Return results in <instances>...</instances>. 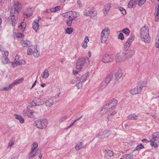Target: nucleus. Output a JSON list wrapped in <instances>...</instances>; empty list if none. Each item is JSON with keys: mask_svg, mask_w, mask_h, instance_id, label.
<instances>
[{"mask_svg": "<svg viewBox=\"0 0 159 159\" xmlns=\"http://www.w3.org/2000/svg\"><path fill=\"white\" fill-rule=\"evenodd\" d=\"M21 8V4L18 2L15 3L11 8L10 11L11 16L9 20H11L13 26H15L17 22L16 17L17 16L19 12L20 11Z\"/></svg>", "mask_w": 159, "mask_h": 159, "instance_id": "f257e3e1", "label": "nucleus"}, {"mask_svg": "<svg viewBox=\"0 0 159 159\" xmlns=\"http://www.w3.org/2000/svg\"><path fill=\"white\" fill-rule=\"evenodd\" d=\"M89 63V59L87 57L79 59L76 63V71L73 70L74 74L75 75L77 74L80 71L84 66H87Z\"/></svg>", "mask_w": 159, "mask_h": 159, "instance_id": "f03ea898", "label": "nucleus"}, {"mask_svg": "<svg viewBox=\"0 0 159 159\" xmlns=\"http://www.w3.org/2000/svg\"><path fill=\"white\" fill-rule=\"evenodd\" d=\"M140 35L142 39L145 43H148L149 41L150 38L148 34V27L144 26L141 28Z\"/></svg>", "mask_w": 159, "mask_h": 159, "instance_id": "7ed1b4c3", "label": "nucleus"}, {"mask_svg": "<svg viewBox=\"0 0 159 159\" xmlns=\"http://www.w3.org/2000/svg\"><path fill=\"white\" fill-rule=\"evenodd\" d=\"M146 86V83L144 81L139 82L137 86L130 90L131 93L133 94H136L139 93L141 91L143 88Z\"/></svg>", "mask_w": 159, "mask_h": 159, "instance_id": "20e7f679", "label": "nucleus"}, {"mask_svg": "<svg viewBox=\"0 0 159 159\" xmlns=\"http://www.w3.org/2000/svg\"><path fill=\"white\" fill-rule=\"evenodd\" d=\"M48 125V120L46 119L35 121L34 125L38 128L43 129H45Z\"/></svg>", "mask_w": 159, "mask_h": 159, "instance_id": "39448f33", "label": "nucleus"}, {"mask_svg": "<svg viewBox=\"0 0 159 159\" xmlns=\"http://www.w3.org/2000/svg\"><path fill=\"white\" fill-rule=\"evenodd\" d=\"M110 34V30L108 28H105L103 30L100 34V38L102 43H104L107 40Z\"/></svg>", "mask_w": 159, "mask_h": 159, "instance_id": "423d86ee", "label": "nucleus"}, {"mask_svg": "<svg viewBox=\"0 0 159 159\" xmlns=\"http://www.w3.org/2000/svg\"><path fill=\"white\" fill-rule=\"evenodd\" d=\"M62 15L65 17L69 18L70 20H73L75 18L78 17L79 14L75 11L67 12L63 13Z\"/></svg>", "mask_w": 159, "mask_h": 159, "instance_id": "0eeeda50", "label": "nucleus"}, {"mask_svg": "<svg viewBox=\"0 0 159 159\" xmlns=\"http://www.w3.org/2000/svg\"><path fill=\"white\" fill-rule=\"evenodd\" d=\"M146 0H131L129 2L128 7L129 8L135 7L137 4L139 6H142L145 2Z\"/></svg>", "mask_w": 159, "mask_h": 159, "instance_id": "6e6552de", "label": "nucleus"}, {"mask_svg": "<svg viewBox=\"0 0 159 159\" xmlns=\"http://www.w3.org/2000/svg\"><path fill=\"white\" fill-rule=\"evenodd\" d=\"M115 60L117 62H121L126 60L125 57V53L123 52H120L117 54L115 57Z\"/></svg>", "mask_w": 159, "mask_h": 159, "instance_id": "1a4fd4ad", "label": "nucleus"}, {"mask_svg": "<svg viewBox=\"0 0 159 159\" xmlns=\"http://www.w3.org/2000/svg\"><path fill=\"white\" fill-rule=\"evenodd\" d=\"M34 112L31 110H28L27 109L24 110L22 112V114L27 116L30 118H34Z\"/></svg>", "mask_w": 159, "mask_h": 159, "instance_id": "9d476101", "label": "nucleus"}, {"mask_svg": "<svg viewBox=\"0 0 159 159\" xmlns=\"http://www.w3.org/2000/svg\"><path fill=\"white\" fill-rule=\"evenodd\" d=\"M110 134V133L108 130L101 131L99 132L97 136L99 138H104L107 137Z\"/></svg>", "mask_w": 159, "mask_h": 159, "instance_id": "9b49d317", "label": "nucleus"}, {"mask_svg": "<svg viewBox=\"0 0 159 159\" xmlns=\"http://www.w3.org/2000/svg\"><path fill=\"white\" fill-rule=\"evenodd\" d=\"M43 101H42L41 98H35V99L31 102V105H32L30 106H39L43 104Z\"/></svg>", "mask_w": 159, "mask_h": 159, "instance_id": "f8f14e48", "label": "nucleus"}, {"mask_svg": "<svg viewBox=\"0 0 159 159\" xmlns=\"http://www.w3.org/2000/svg\"><path fill=\"white\" fill-rule=\"evenodd\" d=\"M102 59L103 62L108 63L112 60V56L111 55L106 53L103 56Z\"/></svg>", "mask_w": 159, "mask_h": 159, "instance_id": "ddd939ff", "label": "nucleus"}, {"mask_svg": "<svg viewBox=\"0 0 159 159\" xmlns=\"http://www.w3.org/2000/svg\"><path fill=\"white\" fill-rule=\"evenodd\" d=\"M135 53V52L134 50H129L126 53H125V57L126 60L130 58L133 56Z\"/></svg>", "mask_w": 159, "mask_h": 159, "instance_id": "4468645a", "label": "nucleus"}, {"mask_svg": "<svg viewBox=\"0 0 159 159\" xmlns=\"http://www.w3.org/2000/svg\"><path fill=\"white\" fill-rule=\"evenodd\" d=\"M111 7V4L110 3H107L104 6L103 9L104 14L106 15L109 11Z\"/></svg>", "mask_w": 159, "mask_h": 159, "instance_id": "2eb2a0df", "label": "nucleus"}, {"mask_svg": "<svg viewBox=\"0 0 159 159\" xmlns=\"http://www.w3.org/2000/svg\"><path fill=\"white\" fill-rule=\"evenodd\" d=\"M39 20H36L32 24V27L36 33L37 32L38 28L39 27Z\"/></svg>", "mask_w": 159, "mask_h": 159, "instance_id": "dca6fc26", "label": "nucleus"}, {"mask_svg": "<svg viewBox=\"0 0 159 159\" xmlns=\"http://www.w3.org/2000/svg\"><path fill=\"white\" fill-rule=\"evenodd\" d=\"M138 116L135 113H131L127 117L129 120H137L138 119Z\"/></svg>", "mask_w": 159, "mask_h": 159, "instance_id": "f3484780", "label": "nucleus"}, {"mask_svg": "<svg viewBox=\"0 0 159 159\" xmlns=\"http://www.w3.org/2000/svg\"><path fill=\"white\" fill-rule=\"evenodd\" d=\"M22 45L24 47L29 48L32 46V43L29 41L24 40L22 42Z\"/></svg>", "mask_w": 159, "mask_h": 159, "instance_id": "a211bd4d", "label": "nucleus"}, {"mask_svg": "<svg viewBox=\"0 0 159 159\" xmlns=\"http://www.w3.org/2000/svg\"><path fill=\"white\" fill-rule=\"evenodd\" d=\"M115 79L117 80L121 79L122 78V74L121 71L118 70V71L115 74Z\"/></svg>", "mask_w": 159, "mask_h": 159, "instance_id": "6ab92c4d", "label": "nucleus"}, {"mask_svg": "<svg viewBox=\"0 0 159 159\" xmlns=\"http://www.w3.org/2000/svg\"><path fill=\"white\" fill-rule=\"evenodd\" d=\"M89 76V75L87 73L82 75L81 77L79 79L80 80V81H81V82L82 81L84 83L85 81L88 79Z\"/></svg>", "mask_w": 159, "mask_h": 159, "instance_id": "aec40b11", "label": "nucleus"}, {"mask_svg": "<svg viewBox=\"0 0 159 159\" xmlns=\"http://www.w3.org/2000/svg\"><path fill=\"white\" fill-rule=\"evenodd\" d=\"M54 103L53 99L52 98H50L46 102L45 104L48 107H51Z\"/></svg>", "mask_w": 159, "mask_h": 159, "instance_id": "412c9836", "label": "nucleus"}, {"mask_svg": "<svg viewBox=\"0 0 159 159\" xmlns=\"http://www.w3.org/2000/svg\"><path fill=\"white\" fill-rule=\"evenodd\" d=\"M84 148L83 143L82 142L78 143L75 145V149L77 151H79L81 148Z\"/></svg>", "mask_w": 159, "mask_h": 159, "instance_id": "4be33fe9", "label": "nucleus"}, {"mask_svg": "<svg viewBox=\"0 0 159 159\" xmlns=\"http://www.w3.org/2000/svg\"><path fill=\"white\" fill-rule=\"evenodd\" d=\"M15 138H12L10 140L8 143V148L11 149L12 146L15 145Z\"/></svg>", "mask_w": 159, "mask_h": 159, "instance_id": "5701e85b", "label": "nucleus"}, {"mask_svg": "<svg viewBox=\"0 0 159 159\" xmlns=\"http://www.w3.org/2000/svg\"><path fill=\"white\" fill-rule=\"evenodd\" d=\"M112 75L111 74H108L106 77L103 81L105 82L107 84L112 79Z\"/></svg>", "mask_w": 159, "mask_h": 159, "instance_id": "b1692460", "label": "nucleus"}, {"mask_svg": "<svg viewBox=\"0 0 159 159\" xmlns=\"http://www.w3.org/2000/svg\"><path fill=\"white\" fill-rule=\"evenodd\" d=\"M49 76L48 71L47 70H45L43 73L41 74L42 77L43 79L47 78Z\"/></svg>", "mask_w": 159, "mask_h": 159, "instance_id": "393cba45", "label": "nucleus"}, {"mask_svg": "<svg viewBox=\"0 0 159 159\" xmlns=\"http://www.w3.org/2000/svg\"><path fill=\"white\" fill-rule=\"evenodd\" d=\"M15 116L16 118L19 120L20 123L23 124L24 123V119L21 116L17 114H15Z\"/></svg>", "mask_w": 159, "mask_h": 159, "instance_id": "a878e982", "label": "nucleus"}, {"mask_svg": "<svg viewBox=\"0 0 159 159\" xmlns=\"http://www.w3.org/2000/svg\"><path fill=\"white\" fill-rule=\"evenodd\" d=\"M118 103V101L115 99H112L109 102V104L111 105L112 107H115L116 106Z\"/></svg>", "mask_w": 159, "mask_h": 159, "instance_id": "bb28decb", "label": "nucleus"}, {"mask_svg": "<svg viewBox=\"0 0 159 159\" xmlns=\"http://www.w3.org/2000/svg\"><path fill=\"white\" fill-rule=\"evenodd\" d=\"M107 84L104 82V81H102V82L99 84V89L100 90H102L106 86Z\"/></svg>", "mask_w": 159, "mask_h": 159, "instance_id": "cd10ccee", "label": "nucleus"}, {"mask_svg": "<svg viewBox=\"0 0 159 159\" xmlns=\"http://www.w3.org/2000/svg\"><path fill=\"white\" fill-rule=\"evenodd\" d=\"M134 155L132 154H129L124 155L123 156L124 158L126 159H132L133 158Z\"/></svg>", "mask_w": 159, "mask_h": 159, "instance_id": "c85d7f7f", "label": "nucleus"}, {"mask_svg": "<svg viewBox=\"0 0 159 159\" xmlns=\"http://www.w3.org/2000/svg\"><path fill=\"white\" fill-rule=\"evenodd\" d=\"M152 139L155 140H157L159 139V132L154 133L152 135Z\"/></svg>", "mask_w": 159, "mask_h": 159, "instance_id": "c756f323", "label": "nucleus"}, {"mask_svg": "<svg viewBox=\"0 0 159 159\" xmlns=\"http://www.w3.org/2000/svg\"><path fill=\"white\" fill-rule=\"evenodd\" d=\"M76 79L78 81L76 82L77 84L76 85V86L78 88V89L80 88L83 86V83L84 82L81 81H80V79L78 80L77 78Z\"/></svg>", "mask_w": 159, "mask_h": 159, "instance_id": "7c9ffc66", "label": "nucleus"}, {"mask_svg": "<svg viewBox=\"0 0 159 159\" xmlns=\"http://www.w3.org/2000/svg\"><path fill=\"white\" fill-rule=\"evenodd\" d=\"M26 27V23L25 22H22L20 25L18 26V28L21 29L22 30L24 31Z\"/></svg>", "mask_w": 159, "mask_h": 159, "instance_id": "2f4dec72", "label": "nucleus"}, {"mask_svg": "<svg viewBox=\"0 0 159 159\" xmlns=\"http://www.w3.org/2000/svg\"><path fill=\"white\" fill-rule=\"evenodd\" d=\"M107 108L106 107V106L105 105L101 110L100 111V114L103 115L104 114L106 113L107 111Z\"/></svg>", "mask_w": 159, "mask_h": 159, "instance_id": "473e14b6", "label": "nucleus"}, {"mask_svg": "<svg viewBox=\"0 0 159 159\" xmlns=\"http://www.w3.org/2000/svg\"><path fill=\"white\" fill-rule=\"evenodd\" d=\"M60 9V6H57L55 8H52L50 9V11L52 12H54L59 11Z\"/></svg>", "mask_w": 159, "mask_h": 159, "instance_id": "72a5a7b5", "label": "nucleus"}, {"mask_svg": "<svg viewBox=\"0 0 159 159\" xmlns=\"http://www.w3.org/2000/svg\"><path fill=\"white\" fill-rule=\"evenodd\" d=\"M122 32L124 34L126 35V36H129L130 33V31L129 29L128 28H125L123 29Z\"/></svg>", "mask_w": 159, "mask_h": 159, "instance_id": "f704fd0d", "label": "nucleus"}, {"mask_svg": "<svg viewBox=\"0 0 159 159\" xmlns=\"http://www.w3.org/2000/svg\"><path fill=\"white\" fill-rule=\"evenodd\" d=\"M134 37L135 36L134 35V34H132L129 38L127 41L129 42L130 44H131L134 40Z\"/></svg>", "mask_w": 159, "mask_h": 159, "instance_id": "c9c22d12", "label": "nucleus"}, {"mask_svg": "<svg viewBox=\"0 0 159 159\" xmlns=\"http://www.w3.org/2000/svg\"><path fill=\"white\" fill-rule=\"evenodd\" d=\"M106 107L107 108V111H111L114 108V107H112L111 105H110L109 103H107L105 105Z\"/></svg>", "mask_w": 159, "mask_h": 159, "instance_id": "e433bc0d", "label": "nucleus"}, {"mask_svg": "<svg viewBox=\"0 0 159 159\" xmlns=\"http://www.w3.org/2000/svg\"><path fill=\"white\" fill-rule=\"evenodd\" d=\"M144 148V147L143 146L142 144H140L137 146L136 147L135 149L133 151L134 152L135 150L138 151L141 149L143 148Z\"/></svg>", "mask_w": 159, "mask_h": 159, "instance_id": "4c0bfd02", "label": "nucleus"}, {"mask_svg": "<svg viewBox=\"0 0 159 159\" xmlns=\"http://www.w3.org/2000/svg\"><path fill=\"white\" fill-rule=\"evenodd\" d=\"M154 140L152 139L150 140V145L152 147H154L155 148H157L158 147V145Z\"/></svg>", "mask_w": 159, "mask_h": 159, "instance_id": "58836bf2", "label": "nucleus"}, {"mask_svg": "<svg viewBox=\"0 0 159 159\" xmlns=\"http://www.w3.org/2000/svg\"><path fill=\"white\" fill-rule=\"evenodd\" d=\"M67 116L66 115H64L61 116L59 119V122L60 123L62 122L63 121L66 120L67 119Z\"/></svg>", "mask_w": 159, "mask_h": 159, "instance_id": "ea45409f", "label": "nucleus"}, {"mask_svg": "<svg viewBox=\"0 0 159 159\" xmlns=\"http://www.w3.org/2000/svg\"><path fill=\"white\" fill-rule=\"evenodd\" d=\"M33 54L34 57H39V52L37 49H35L33 52Z\"/></svg>", "mask_w": 159, "mask_h": 159, "instance_id": "a19ab883", "label": "nucleus"}, {"mask_svg": "<svg viewBox=\"0 0 159 159\" xmlns=\"http://www.w3.org/2000/svg\"><path fill=\"white\" fill-rule=\"evenodd\" d=\"M66 34H70L73 32V29L71 28H68L66 29Z\"/></svg>", "mask_w": 159, "mask_h": 159, "instance_id": "79ce46f5", "label": "nucleus"}, {"mask_svg": "<svg viewBox=\"0 0 159 159\" xmlns=\"http://www.w3.org/2000/svg\"><path fill=\"white\" fill-rule=\"evenodd\" d=\"M36 152L35 150L31 149V152L30 154V157H34L36 155Z\"/></svg>", "mask_w": 159, "mask_h": 159, "instance_id": "37998d69", "label": "nucleus"}, {"mask_svg": "<svg viewBox=\"0 0 159 159\" xmlns=\"http://www.w3.org/2000/svg\"><path fill=\"white\" fill-rule=\"evenodd\" d=\"M131 44L128 41H126L125 44V50L127 51Z\"/></svg>", "mask_w": 159, "mask_h": 159, "instance_id": "c03bdc74", "label": "nucleus"}, {"mask_svg": "<svg viewBox=\"0 0 159 159\" xmlns=\"http://www.w3.org/2000/svg\"><path fill=\"white\" fill-rule=\"evenodd\" d=\"M24 80V79L21 78L20 79H17L15 80L14 81L16 85H18L21 83Z\"/></svg>", "mask_w": 159, "mask_h": 159, "instance_id": "a18cd8bd", "label": "nucleus"}, {"mask_svg": "<svg viewBox=\"0 0 159 159\" xmlns=\"http://www.w3.org/2000/svg\"><path fill=\"white\" fill-rule=\"evenodd\" d=\"M116 9H118L121 12V13L124 15H125L126 13V11L125 10V9L122 7H119L118 8H117Z\"/></svg>", "mask_w": 159, "mask_h": 159, "instance_id": "49530a36", "label": "nucleus"}, {"mask_svg": "<svg viewBox=\"0 0 159 159\" xmlns=\"http://www.w3.org/2000/svg\"><path fill=\"white\" fill-rule=\"evenodd\" d=\"M116 114V112L115 111H113L111 112L110 114L107 117V119L109 121L110 120V117H112L114 115H115Z\"/></svg>", "mask_w": 159, "mask_h": 159, "instance_id": "de8ad7c7", "label": "nucleus"}, {"mask_svg": "<svg viewBox=\"0 0 159 159\" xmlns=\"http://www.w3.org/2000/svg\"><path fill=\"white\" fill-rule=\"evenodd\" d=\"M38 144L37 143H33L31 146V149L35 150V149L38 147Z\"/></svg>", "mask_w": 159, "mask_h": 159, "instance_id": "09e8293b", "label": "nucleus"}, {"mask_svg": "<svg viewBox=\"0 0 159 159\" xmlns=\"http://www.w3.org/2000/svg\"><path fill=\"white\" fill-rule=\"evenodd\" d=\"M15 62L16 65V66H17L20 65V64H24L25 63V61L23 60H22L21 61H16Z\"/></svg>", "mask_w": 159, "mask_h": 159, "instance_id": "8fccbe9b", "label": "nucleus"}, {"mask_svg": "<svg viewBox=\"0 0 159 159\" xmlns=\"http://www.w3.org/2000/svg\"><path fill=\"white\" fill-rule=\"evenodd\" d=\"M93 13V11H89L85 14L84 15L86 16H91L92 15Z\"/></svg>", "mask_w": 159, "mask_h": 159, "instance_id": "3c124183", "label": "nucleus"}, {"mask_svg": "<svg viewBox=\"0 0 159 159\" xmlns=\"http://www.w3.org/2000/svg\"><path fill=\"white\" fill-rule=\"evenodd\" d=\"M73 20H67L66 21V24L69 26H70L71 25Z\"/></svg>", "mask_w": 159, "mask_h": 159, "instance_id": "603ef678", "label": "nucleus"}, {"mask_svg": "<svg viewBox=\"0 0 159 159\" xmlns=\"http://www.w3.org/2000/svg\"><path fill=\"white\" fill-rule=\"evenodd\" d=\"M118 39L123 40L124 39V36L123 34L120 33L118 35Z\"/></svg>", "mask_w": 159, "mask_h": 159, "instance_id": "864d4df0", "label": "nucleus"}, {"mask_svg": "<svg viewBox=\"0 0 159 159\" xmlns=\"http://www.w3.org/2000/svg\"><path fill=\"white\" fill-rule=\"evenodd\" d=\"M33 52V51L31 48H29L28 49L27 52V54L28 55H31L32 54Z\"/></svg>", "mask_w": 159, "mask_h": 159, "instance_id": "5fc2aeb1", "label": "nucleus"}, {"mask_svg": "<svg viewBox=\"0 0 159 159\" xmlns=\"http://www.w3.org/2000/svg\"><path fill=\"white\" fill-rule=\"evenodd\" d=\"M47 97L46 94H44L41 96V99L42 101H43Z\"/></svg>", "mask_w": 159, "mask_h": 159, "instance_id": "6e6d98bb", "label": "nucleus"}, {"mask_svg": "<svg viewBox=\"0 0 159 159\" xmlns=\"http://www.w3.org/2000/svg\"><path fill=\"white\" fill-rule=\"evenodd\" d=\"M17 37L20 38H21L23 37L24 36V35L20 33H17L16 34Z\"/></svg>", "mask_w": 159, "mask_h": 159, "instance_id": "4d7b16f0", "label": "nucleus"}, {"mask_svg": "<svg viewBox=\"0 0 159 159\" xmlns=\"http://www.w3.org/2000/svg\"><path fill=\"white\" fill-rule=\"evenodd\" d=\"M3 59H4V60L6 61V62H4V61H2L4 63H7L9 60V59L7 57H3Z\"/></svg>", "mask_w": 159, "mask_h": 159, "instance_id": "13d9d810", "label": "nucleus"}, {"mask_svg": "<svg viewBox=\"0 0 159 159\" xmlns=\"http://www.w3.org/2000/svg\"><path fill=\"white\" fill-rule=\"evenodd\" d=\"M10 88L9 86L7 87H4L2 89H1V88H0V90L1 91H2V90H9V89Z\"/></svg>", "mask_w": 159, "mask_h": 159, "instance_id": "bf43d9fd", "label": "nucleus"}, {"mask_svg": "<svg viewBox=\"0 0 159 159\" xmlns=\"http://www.w3.org/2000/svg\"><path fill=\"white\" fill-rule=\"evenodd\" d=\"M107 153L110 156H112L113 155V152L111 150L108 151Z\"/></svg>", "mask_w": 159, "mask_h": 159, "instance_id": "052dcab7", "label": "nucleus"}, {"mask_svg": "<svg viewBox=\"0 0 159 159\" xmlns=\"http://www.w3.org/2000/svg\"><path fill=\"white\" fill-rule=\"evenodd\" d=\"M82 46L83 48H86L87 47V43L83 42L82 44Z\"/></svg>", "mask_w": 159, "mask_h": 159, "instance_id": "680f3d73", "label": "nucleus"}, {"mask_svg": "<svg viewBox=\"0 0 159 159\" xmlns=\"http://www.w3.org/2000/svg\"><path fill=\"white\" fill-rule=\"evenodd\" d=\"M89 41V38H88V36H86L85 37L84 40L83 42L86 43H87Z\"/></svg>", "mask_w": 159, "mask_h": 159, "instance_id": "e2e57ef3", "label": "nucleus"}, {"mask_svg": "<svg viewBox=\"0 0 159 159\" xmlns=\"http://www.w3.org/2000/svg\"><path fill=\"white\" fill-rule=\"evenodd\" d=\"M9 53L7 51H5L4 52V53L3 54V57H7Z\"/></svg>", "mask_w": 159, "mask_h": 159, "instance_id": "0e129e2a", "label": "nucleus"}, {"mask_svg": "<svg viewBox=\"0 0 159 159\" xmlns=\"http://www.w3.org/2000/svg\"><path fill=\"white\" fill-rule=\"evenodd\" d=\"M15 85H16L14 81L9 86L10 88H13L15 86Z\"/></svg>", "mask_w": 159, "mask_h": 159, "instance_id": "69168bd1", "label": "nucleus"}, {"mask_svg": "<svg viewBox=\"0 0 159 159\" xmlns=\"http://www.w3.org/2000/svg\"><path fill=\"white\" fill-rule=\"evenodd\" d=\"M77 4L80 7H82V5L81 4V2L80 1H79V0L77 1Z\"/></svg>", "mask_w": 159, "mask_h": 159, "instance_id": "338daca9", "label": "nucleus"}, {"mask_svg": "<svg viewBox=\"0 0 159 159\" xmlns=\"http://www.w3.org/2000/svg\"><path fill=\"white\" fill-rule=\"evenodd\" d=\"M24 15L26 17H29L32 15V14L31 13L25 14L24 13Z\"/></svg>", "mask_w": 159, "mask_h": 159, "instance_id": "774afa93", "label": "nucleus"}]
</instances>
